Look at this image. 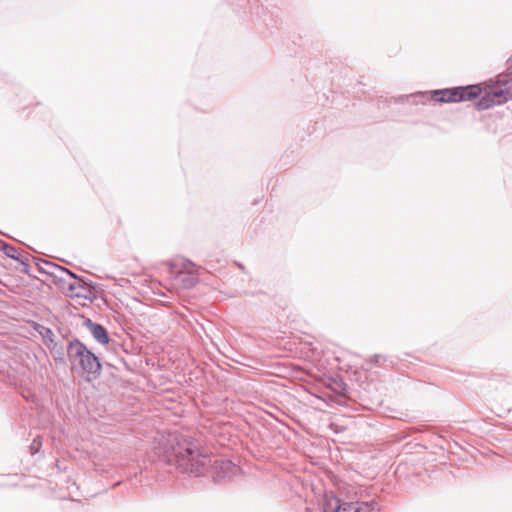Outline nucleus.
I'll use <instances>...</instances> for the list:
<instances>
[{
	"instance_id": "obj_2",
	"label": "nucleus",
	"mask_w": 512,
	"mask_h": 512,
	"mask_svg": "<svg viewBox=\"0 0 512 512\" xmlns=\"http://www.w3.org/2000/svg\"><path fill=\"white\" fill-rule=\"evenodd\" d=\"M172 285L177 289L193 288L199 281V268L190 260L176 257L169 262Z\"/></svg>"
},
{
	"instance_id": "obj_9",
	"label": "nucleus",
	"mask_w": 512,
	"mask_h": 512,
	"mask_svg": "<svg viewBox=\"0 0 512 512\" xmlns=\"http://www.w3.org/2000/svg\"><path fill=\"white\" fill-rule=\"evenodd\" d=\"M373 506L369 502H361L354 507V512H372Z\"/></svg>"
},
{
	"instance_id": "obj_5",
	"label": "nucleus",
	"mask_w": 512,
	"mask_h": 512,
	"mask_svg": "<svg viewBox=\"0 0 512 512\" xmlns=\"http://www.w3.org/2000/svg\"><path fill=\"white\" fill-rule=\"evenodd\" d=\"M71 355L79 359L82 369L90 374H97L101 370V364L98 358L91 353L83 344L76 342L69 347Z\"/></svg>"
},
{
	"instance_id": "obj_8",
	"label": "nucleus",
	"mask_w": 512,
	"mask_h": 512,
	"mask_svg": "<svg viewBox=\"0 0 512 512\" xmlns=\"http://www.w3.org/2000/svg\"><path fill=\"white\" fill-rule=\"evenodd\" d=\"M324 512H341L346 508L342 507L341 501L334 495H326L323 505Z\"/></svg>"
},
{
	"instance_id": "obj_6",
	"label": "nucleus",
	"mask_w": 512,
	"mask_h": 512,
	"mask_svg": "<svg viewBox=\"0 0 512 512\" xmlns=\"http://www.w3.org/2000/svg\"><path fill=\"white\" fill-rule=\"evenodd\" d=\"M214 468L216 470L217 477L230 476L235 474L237 471V466L230 460L215 461Z\"/></svg>"
},
{
	"instance_id": "obj_4",
	"label": "nucleus",
	"mask_w": 512,
	"mask_h": 512,
	"mask_svg": "<svg viewBox=\"0 0 512 512\" xmlns=\"http://www.w3.org/2000/svg\"><path fill=\"white\" fill-rule=\"evenodd\" d=\"M483 93L480 85H469L451 89L435 90L432 92V99L439 103H455L470 101Z\"/></svg>"
},
{
	"instance_id": "obj_1",
	"label": "nucleus",
	"mask_w": 512,
	"mask_h": 512,
	"mask_svg": "<svg viewBox=\"0 0 512 512\" xmlns=\"http://www.w3.org/2000/svg\"><path fill=\"white\" fill-rule=\"evenodd\" d=\"M173 439L171 450L165 451V458L168 462L176 464L182 471L201 474L210 463L207 455L187 440Z\"/></svg>"
},
{
	"instance_id": "obj_10",
	"label": "nucleus",
	"mask_w": 512,
	"mask_h": 512,
	"mask_svg": "<svg viewBox=\"0 0 512 512\" xmlns=\"http://www.w3.org/2000/svg\"><path fill=\"white\" fill-rule=\"evenodd\" d=\"M342 507H345V511L341 512H354V505L352 503H342Z\"/></svg>"
},
{
	"instance_id": "obj_7",
	"label": "nucleus",
	"mask_w": 512,
	"mask_h": 512,
	"mask_svg": "<svg viewBox=\"0 0 512 512\" xmlns=\"http://www.w3.org/2000/svg\"><path fill=\"white\" fill-rule=\"evenodd\" d=\"M86 326L89 328L93 337L101 344H107L109 341L108 334L105 328L99 324L93 323L91 320L86 322Z\"/></svg>"
},
{
	"instance_id": "obj_3",
	"label": "nucleus",
	"mask_w": 512,
	"mask_h": 512,
	"mask_svg": "<svg viewBox=\"0 0 512 512\" xmlns=\"http://www.w3.org/2000/svg\"><path fill=\"white\" fill-rule=\"evenodd\" d=\"M512 99V66L507 73L498 76L497 81L489 86L482 98L477 103L480 110L489 109L494 105H500Z\"/></svg>"
},
{
	"instance_id": "obj_11",
	"label": "nucleus",
	"mask_w": 512,
	"mask_h": 512,
	"mask_svg": "<svg viewBox=\"0 0 512 512\" xmlns=\"http://www.w3.org/2000/svg\"><path fill=\"white\" fill-rule=\"evenodd\" d=\"M143 273H144L143 268H142V267H140V269H139L138 271H135V272H133V273H129V272H127L126 274H127V275H132V276H139V275H142Z\"/></svg>"
}]
</instances>
